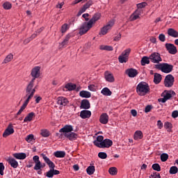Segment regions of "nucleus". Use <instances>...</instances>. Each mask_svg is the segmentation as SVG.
I'll use <instances>...</instances> for the list:
<instances>
[{
    "label": "nucleus",
    "instance_id": "18",
    "mask_svg": "<svg viewBox=\"0 0 178 178\" xmlns=\"http://www.w3.org/2000/svg\"><path fill=\"white\" fill-rule=\"evenodd\" d=\"M172 70H173V65L168 63H163V68L161 71L163 73H170Z\"/></svg>",
    "mask_w": 178,
    "mask_h": 178
},
{
    "label": "nucleus",
    "instance_id": "4",
    "mask_svg": "<svg viewBox=\"0 0 178 178\" xmlns=\"http://www.w3.org/2000/svg\"><path fill=\"white\" fill-rule=\"evenodd\" d=\"M31 76L33 78L29 83H35V79H39V77L41 76V67L35 66L32 68L31 71Z\"/></svg>",
    "mask_w": 178,
    "mask_h": 178
},
{
    "label": "nucleus",
    "instance_id": "14",
    "mask_svg": "<svg viewBox=\"0 0 178 178\" xmlns=\"http://www.w3.org/2000/svg\"><path fill=\"white\" fill-rule=\"evenodd\" d=\"M99 122L102 124H108L109 122V115L106 113H103L99 117Z\"/></svg>",
    "mask_w": 178,
    "mask_h": 178
},
{
    "label": "nucleus",
    "instance_id": "31",
    "mask_svg": "<svg viewBox=\"0 0 178 178\" xmlns=\"http://www.w3.org/2000/svg\"><path fill=\"white\" fill-rule=\"evenodd\" d=\"M168 34L171 37H174V38H177L178 37V32L173 29H169L168 30Z\"/></svg>",
    "mask_w": 178,
    "mask_h": 178
},
{
    "label": "nucleus",
    "instance_id": "5",
    "mask_svg": "<svg viewBox=\"0 0 178 178\" xmlns=\"http://www.w3.org/2000/svg\"><path fill=\"white\" fill-rule=\"evenodd\" d=\"M130 52H131V49H127L122 53V54L118 57L120 63H126V62L129 60V56L130 55Z\"/></svg>",
    "mask_w": 178,
    "mask_h": 178
},
{
    "label": "nucleus",
    "instance_id": "15",
    "mask_svg": "<svg viewBox=\"0 0 178 178\" xmlns=\"http://www.w3.org/2000/svg\"><path fill=\"white\" fill-rule=\"evenodd\" d=\"M99 19H101V14L100 13H96L95 14L92 19H90L89 20L88 23V26L90 27H91V26H92V24H94V23H95V22H98V20H99Z\"/></svg>",
    "mask_w": 178,
    "mask_h": 178
},
{
    "label": "nucleus",
    "instance_id": "64",
    "mask_svg": "<svg viewBox=\"0 0 178 178\" xmlns=\"http://www.w3.org/2000/svg\"><path fill=\"white\" fill-rule=\"evenodd\" d=\"M33 162H34L35 163H37V162H40V156H34L33 157Z\"/></svg>",
    "mask_w": 178,
    "mask_h": 178
},
{
    "label": "nucleus",
    "instance_id": "49",
    "mask_svg": "<svg viewBox=\"0 0 178 178\" xmlns=\"http://www.w3.org/2000/svg\"><path fill=\"white\" fill-rule=\"evenodd\" d=\"M172 127H173V125L170 122H165L164 123V128L166 129L167 130H171Z\"/></svg>",
    "mask_w": 178,
    "mask_h": 178
},
{
    "label": "nucleus",
    "instance_id": "9",
    "mask_svg": "<svg viewBox=\"0 0 178 178\" xmlns=\"http://www.w3.org/2000/svg\"><path fill=\"white\" fill-rule=\"evenodd\" d=\"M149 59L153 63H159V62H162V58H161V54L159 53H153L149 56Z\"/></svg>",
    "mask_w": 178,
    "mask_h": 178
},
{
    "label": "nucleus",
    "instance_id": "21",
    "mask_svg": "<svg viewBox=\"0 0 178 178\" xmlns=\"http://www.w3.org/2000/svg\"><path fill=\"white\" fill-rule=\"evenodd\" d=\"M165 48L171 55H176L177 54V48L175 45H165Z\"/></svg>",
    "mask_w": 178,
    "mask_h": 178
},
{
    "label": "nucleus",
    "instance_id": "46",
    "mask_svg": "<svg viewBox=\"0 0 178 178\" xmlns=\"http://www.w3.org/2000/svg\"><path fill=\"white\" fill-rule=\"evenodd\" d=\"M178 172V168L176 166H172L170 169V175H176Z\"/></svg>",
    "mask_w": 178,
    "mask_h": 178
},
{
    "label": "nucleus",
    "instance_id": "41",
    "mask_svg": "<svg viewBox=\"0 0 178 178\" xmlns=\"http://www.w3.org/2000/svg\"><path fill=\"white\" fill-rule=\"evenodd\" d=\"M99 49H102V51H113V47L112 46L101 45Z\"/></svg>",
    "mask_w": 178,
    "mask_h": 178
},
{
    "label": "nucleus",
    "instance_id": "23",
    "mask_svg": "<svg viewBox=\"0 0 178 178\" xmlns=\"http://www.w3.org/2000/svg\"><path fill=\"white\" fill-rule=\"evenodd\" d=\"M73 131V126L67 124L59 130L60 133H72Z\"/></svg>",
    "mask_w": 178,
    "mask_h": 178
},
{
    "label": "nucleus",
    "instance_id": "45",
    "mask_svg": "<svg viewBox=\"0 0 178 178\" xmlns=\"http://www.w3.org/2000/svg\"><path fill=\"white\" fill-rule=\"evenodd\" d=\"M40 134L42 137H49V131L47 129H42Z\"/></svg>",
    "mask_w": 178,
    "mask_h": 178
},
{
    "label": "nucleus",
    "instance_id": "22",
    "mask_svg": "<svg viewBox=\"0 0 178 178\" xmlns=\"http://www.w3.org/2000/svg\"><path fill=\"white\" fill-rule=\"evenodd\" d=\"M126 73L129 76V77L134 78L136 77L137 74H138V71H137V70L136 69L131 68L127 70Z\"/></svg>",
    "mask_w": 178,
    "mask_h": 178
},
{
    "label": "nucleus",
    "instance_id": "39",
    "mask_svg": "<svg viewBox=\"0 0 178 178\" xmlns=\"http://www.w3.org/2000/svg\"><path fill=\"white\" fill-rule=\"evenodd\" d=\"M13 60V54H9L3 60V63H9Z\"/></svg>",
    "mask_w": 178,
    "mask_h": 178
},
{
    "label": "nucleus",
    "instance_id": "24",
    "mask_svg": "<svg viewBox=\"0 0 178 178\" xmlns=\"http://www.w3.org/2000/svg\"><path fill=\"white\" fill-rule=\"evenodd\" d=\"M8 162L9 165H10L11 168H13L14 169H16V168L19 166V163L17 162V161H16V159L13 158H9L8 159Z\"/></svg>",
    "mask_w": 178,
    "mask_h": 178
},
{
    "label": "nucleus",
    "instance_id": "54",
    "mask_svg": "<svg viewBox=\"0 0 178 178\" xmlns=\"http://www.w3.org/2000/svg\"><path fill=\"white\" fill-rule=\"evenodd\" d=\"M146 5H147L146 2H142L137 4V8L138 9V10H140V9H143V8H145Z\"/></svg>",
    "mask_w": 178,
    "mask_h": 178
},
{
    "label": "nucleus",
    "instance_id": "33",
    "mask_svg": "<svg viewBox=\"0 0 178 178\" xmlns=\"http://www.w3.org/2000/svg\"><path fill=\"white\" fill-rule=\"evenodd\" d=\"M56 158H65L66 156V152L63 151H56L54 153Z\"/></svg>",
    "mask_w": 178,
    "mask_h": 178
},
{
    "label": "nucleus",
    "instance_id": "25",
    "mask_svg": "<svg viewBox=\"0 0 178 178\" xmlns=\"http://www.w3.org/2000/svg\"><path fill=\"white\" fill-rule=\"evenodd\" d=\"M143 137H144V136L143 135V131H136L134 134V140H143Z\"/></svg>",
    "mask_w": 178,
    "mask_h": 178
},
{
    "label": "nucleus",
    "instance_id": "59",
    "mask_svg": "<svg viewBox=\"0 0 178 178\" xmlns=\"http://www.w3.org/2000/svg\"><path fill=\"white\" fill-rule=\"evenodd\" d=\"M163 67V63L156 64L154 65L155 69H158V70H161V72H162Z\"/></svg>",
    "mask_w": 178,
    "mask_h": 178
},
{
    "label": "nucleus",
    "instance_id": "38",
    "mask_svg": "<svg viewBox=\"0 0 178 178\" xmlns=\"http://www.w3.org/2000/svg\"><path fill=\"white\" fill-rule=\"evenodd\" d=\"M102 141H104V136H98L97 137V140L93 142V144H94V145H95L96 147H98V145H97V144H99H99H101V143H102Z\"/></svg>",
    "mask_w": 178,
    "mask_h": 178
},
{
    "label": "nucleus",
    "instance_id": "62",
    "mask_svg": "<svg viewBox=\"0 0 178 178\" xmlns=\"http://www.w3.org/2000/svg\"><path fill=\"white\" fill-rule=\"evenodd\" d=\"M157 127L160 129L163 127V123H162V121L161 120L157 121Z\"/></svg>",
    "mask_w": 178,
    "mask_h": 178
},
{
    "label": "nucleus",
    "instance_id": "48",
    "mask_svg": "<svg viewBox=\"0 0 178 178\" xmlns=\"http://www.w3.org/2000/svg\"><path fill=\"white\" fill-rule=\"evenodd\" d=\"M67 30H69V25L67 24H64L62 26H61V33H66V31H67Z\"/></svg>",
    "mask_w": 178,
    "mask_h": 178
},
{
    "label": "nucleus",
    "instance_id": "10",
    "mask_svg": "<svg viewBox=\"0 0 178 178\" xmlns=\"http://www.w3.org/2000/svg\"><path fill=\"white\" fill-rule=\"evenodd\" d=\"M113 24H115V21H110L106 26H104L101 30V34L102 35H105L108 33V30H111L112 27H113Z\"/></svg>",
    "mask_w": 178,
    "mask_h": 178
},
{
    "label": "nucleus",
    "instance_id": "32",
    "mask_svg": "<svg viewBox=\"0 0 178 178\" xmlns=\"http://www.w3.org/2000/svg\"><path fill=\"white\" fill-rule=\"evenodd\" d=\"M101 94L105 95V97H111L112 95V91L108 88H104L101 90Z\"/></svg>",
    "mask_w": 178,
    "mask_h": 178
},
{
    "label": "nucleus",
    "instance_id": "2",
    "mask_svg": "<svg viewBox=\"0 0 178 178\" xmlns=\"http://www.w3.org/2000/svg\"><path fill=\"white\" fill-rule=\"evenodd\" d=\"M41 156L50 169L48 172H46L47 177L52 178L54 176L60 174V170H55V163H54V162H52V161H51V159H49L47 155L42 154Z\"/></svg>",
    "mask_w": 178,
    "mask_h": 178
},
{
    "label": "nucleus",
    "instance_id": "12",
    "mask_svg": "<svg viewBox=\"0 0 178 178\" xmlns=\"http://www.w3.org/2000/svg\"><path fill=\"white\" fill-rule=\"evenodd\" d=\"M92 27V26L91 25L90 26H88V22L83 23L79 30L80 35L86 34V33H87V31H88V30H90V29H91Z\"/></svg>",
    "mask_w": 178,
    "mask_h": 178
},
{
    "label": "nucleus",
    "instance_id": "42",
    "mask_svg": "<svg viewBox=\"0 0 178 178\" xmlns=\"http://www.w3.org/2000/svg\"><path fill=\"white\" fill-rule=\"evenodd\" d=\"M33 169L34 170H41V169H42V163H41V161H38L37 163H35V166Z\"/></svg>",
    "mask_w": 178,
    "mask_h": 178
},
{
    "label": "nucleus",
    "instance_id": "47",
    "mask_svg": "<svg viewBox=\"0 0 178 178\" xmlns=\"http://www.w3.org/2000/svg\"><path fill=\"white\" fill-rule=\"evenodd\" d=\"M98 156L100 159H106L108 158V154L106 152H99Z\"/></svg>",
    "mask_w": 178,
    "mask_h": 178
},
{
    "label": "nucleus",
    "instance_id": "8",
    "mask_svg": "<svg viewBox=\"0 0 178 178\" xmlns=\"http://www.w3.org/2000/svg\"><path fill=\"white\" fill-rule=\"evenodd\" d=\"M13 133H15L13 124L12 123H10L7 128L5 129L4 132L3 133V137L4 138H6V137H8V136H11V134H13Z\"/></svg>",
    "mask_w": 178,
    "mask_h": 178
},
{
    "label": "nucleus",
    "instance_id": "17",
    "mask_svg": "<svg viewBox=\"0 0 178 178\" xmlns=\"http://www.w3.org/2000/svg\"><path fill=\"white\" fill-rule=\"evenodd\" d=\"M91 108V104H90V101L87 99H84L81 102L80 108L81 109H90Z\"/></svg>",
    "mask_w": 178,
    "mask_h": 178
},
{
    "label": "nucleus",
    "instance_id": "28",
    "mask_svg": "<svg viewBox=\"0 0 178 178\" xmlns=\"http://www.w3.org/2000/svg\"><path fill=\"white\" fill-rule=\"evenodd\" d=\"M79 95L81 98H91V92L87 90H81L79 92Z\"/></svg>",
    "mask_w": 178,
    "mask_h": 178
},
{
    "label": "nucleus",
    "instance_id": "27",
    "mask_svg": "<svg viewBox=\"0 0 178 178\" xmlns=\"http://www.w3.org/2000/svg\"><path fill=\"white\" fill-rule=\"evenodd\" d=\"M140 13H141V10H136L134 13L131 15V20L134 22V20H137L140 17Z\"/></svg>",
    "mask_w": 178,
    "mask_h": 178
},
{
    "label": "nucleus",
    "instance_id": "56",
    "mask_svg": "<svg viewBox=\"0 0 178 178\" xmlns=\"http://www.w3.org/2000/svg\"><path fill=\"white\" fill-rule=\"evenodd\" d=\"M4 170H5V165H3V163H0V175H1V176H3Z\"/></svg>",
    "mask_w": 178,
    "mask_h": 178
},
{
    "label": "nucleus",
    "instance_id": "58",
    "mask_svg": "<svg viewBox=\"0 0 178 178\" xmlns=\"http://www.w3.org/2000/svg\"><path fill=\"white\" fill-rule=\"evenodd\" d=\"M34 98H35V104H40V101H41V99H42V97H41L40 96H38V95H35Z\"/></svg>",
    "mask_w": 178,
    "mask_h": 178
},
{
    "label": "nucleus",
    "instance_id": "19",
    "mask_svg": "<svg viewBox=\"0 0 178 178\" xmlns=\"http://www.w3.org/2000/svg\"><path fill=\"white\" fill-rule=\"evenodd\" d=\"M64 136L66 137V138H68L70 141H74V140H77L78 137L77 134L74 132L66 133L64 134Z\"/></svg>",
    "mask_w": 178,
    "mask_h": 178
},
{
    "label": "nucleus",
    "instance_id": "34",
    "mask_svg": "<svg viewBox=\"0 0 178 178\" xmlns=\"http://www.w3.org/2000/svg\"><path fill=\"white\" fill-rule=\"evenodd\" d=\"M65 88L68 90V91H74V90H76V84L68 83L65 85Z\"/></svg>",
    "mask_w": 178,
    "mask_h": 178
},
{
    "label": "nucleus",
    "instance_id": "20",
    "mask_svg": "<svg viewBox=\"0 0 178 178\" xmlns=\"http://www.w3.org/2000/svg\"><path fill=\"white\" fill-rule=\"evenodd\" d=\"M79 116L81 119H90L91 118V112L88 110L81 111Z\"/></svg>",
    "mask_w": 178,
    "mask_h": 178
},
{
    "label": "nucleus",
    "instance_id": "7",
    "mask_svg": "<svg viewBox=\"0 0 178 178\" xmlns=\"http://www.w3.org/2000/svg\"><path fill=\"white\" fill-rule=\"evenodd\" d=\"M98 148H110L113 145V142L111 139H104L101 143L98 144L96 143Z\"/></svg>",
    "mask_w": 178,
    "mask_h": 178
},
{
    "label": "nucleus",
    "instance_id": "55",
    "mask_svg": "<svg viewBox=\"0 0 178 178\" xmlns=\"http://www.w3.org/2000/svg\"><path fill=\"white\" fill-rule=\"evenodd\" d=\"M149 178H161V175L159 172H153L150 176Z\"/></svg>",
    "mask_w": 178,
    "mask_h": 178
},
{
    "label": "nucleus",
    "instance_id": "43",
    "mask_svg": "<svg viewBox=\"0 0 178 178\" xmlns=\"http://www.w3.org/2000/svg\"><path fill=\"white\" fill-rule=\"evenodd\" d=\"M3 8L6 10H9V9H12V3L9 1H6L3 4Z\"/></svg>",
    "mask_w": 178,
    "mask_h": 178
},
{
    "label": "nucleus",
    "instance_id": "29",
    "mask_svg": "<svg viewBox=\"0 0 178 178\" xmlns=\"http://www.w3.org/2000/svg\"><path fill=\"white\" fill-rule=\"evenodd\" d=\"M162 81V75L161 74H154V84H159Z\"/></svg>",
    "mask_w": 178,
    "mask_h": 178
},
{
    "label": "nucleus",
    "instance_id": "13",
    "mask_svg": "<svg viewBox=\"0 0 178 178\" xmlns=\"http://www.w3.org/2000/svg\"><path fill=\"white\" fill-rule=\"evenodd\" d=\"M162 95H163V98L159 99V102H163V104H165L166 101L170 99V98L172 97V93H170V92L168 90H165Z\"/></svg>",
    "mask_w": 178,
    "mask_h": 178
},
{
    "label": "nucleus",
    "instance_id": "11",
    "mask_svg": "<svg viewBox=\"0 0 178 178\" xmlns=\"http://www.w3.org/2000/svg\"><path fill=\"white\" fill-rule=\"evenodd\" d=\"M104 79L106 81H108V83H115V76H113V74L109 71H106L104 72Z\"/></svg>",
    "mask_w": 178,
    "mask_h": 178
},
{
    "label": "nucleus",
    "instance_id": "6",
    "mask_svg": "<svg viewBox=\"0 0 178 178\" xmlns=\"http://www.w3.org/2000/svg\"><path fill=\"white\" fill-rule=\"evenodd\" d=\"M173 84H175V77L173 76V75H167L164 79L165 87L170 88V87H173Z\"/></svg>",
    "mask_w": 178,
    "mask_h": 178
},
{
    "label": "nucleus",
    "instance_id": "61",
    "mask_svg": "<svg viewBox=\"0 0 178 178\" xmlns=\"http://www.w3.org/2000/svg\"><path fill=\"white\" fill-rule=\"evenodd\" d=\"M120 38H122V35L119 33L113 38V41H119Z\"/></svg>",
    "mask_w": 178,
    "mask_h": 178
},
{
    "label": "nucleus",
    "instance_id": "36",
    "mask_svg": "<svg viewBox=\"0 0 178 178\" xmlns=\"http://www.w3.org/2000/svg\"><path fill=\"white\" fill-rule=\"evenodd\" d=\"M86 172L89 175H94V172H95V166L94 165L88 166L86 169Z\"/></svg>",
    "mask_w": 178,
    "mask_h": 178
},
{
    "label": "nucleus",
    "instance_id": "3",
    "mask_svg": "<svg viewBox=\"0 0 178 178\" xmlns=\"http://www.w3.org/2000/svg\"><path fill=\"white\" fill-rule=\"evenodd\" d=\"M151 88L147 82L141 81L136 86V92L140 97H145L149 94Z\"/></svg>",
    "mask_w": 178,
    "mask_h": 178
},
{
    "label": "nucleus",
    "instance_id": "30",
    "mask_svg": "<svg viewBox=\"0 0 178 178\" xmlns=\"http://www.w3.org/2000/svg\"><path fill=\"white\" fill-rule=\"evenodd\" d=\"M14 158H16V159H26L27 158V156L26 155V153H15L13 154Z\"/></svg>",
    "mask_w": 178,
    "mask_h": 178
},
{
    "label": "nucleus",
    "instance_id": "26",
    "mask_svg": "<svg viewBox=\"0 0 178 178\" xmlns=\"http://www.w3.org/2000/svg\"><path fill=\"white\" fill-rule=\"evenodd\" d=\"M34 116H35V113H34V112L29 113L24 119V122L27 123L28 122H31Z\"/></svg>",
    "mask_w": 178,
    "mask_h": 178
},
{
    "label": "nucleus",
    "instance_id": "44",
    "mask_svg": "<svg viewBox=\"0 0 178 178\" xmlns=\"http://www.w3.org/2000/svg\"><path fill=\"white\" fill-rule=\"evenodd\" d=\"M169 159V155L166 153H163L161 155V162H166Z\"/></svg>",
    "mask_w": 178,
    "mask_h": 178
},
{
    "label": "nucleus",
    "instance_id": "51",
    "mask_svg": "<svg viewBox=\"0 0 178 178\" xmlns=\"http://www.w3.org/2000/svg\"><path fill=\"white\" fill-rule=\"evenodd\" d=\"M152 169L156 170V172H161V165L158 163H154L152 165Z\"/></svg>",
    "mask_w": 178,
    "mask_h": 178
},
{
    "label": "nucleus",
    "instance_id": "57",
    "mask_svg": "<svg viewBox=\"0 0 178 178\" xmlns=\"http://www.w3.org/2000/svg\"><path fill=\"white\" fill-rule=\"evenodd\" d=\"M152 110V105H147L145 108V113H148V112H151Z\"/></svg>",
    "mask_w": 178,
    "mask_h": 178
},
{
    "label": "nucleus",
    "instance_id": "50",
    "mask_svg": "<svg viewBox=\"0 0 178 178\" xmlns=\"http://www.w3.org/2000/svg\"><path fill=\"white\" fill-rule=\"evenodd\" d=\"M25 140L27 143H31V141H33V140H34V135H33V134L28 135L26 137Z\"/></svg>",
    "mask_w": 178,
    "mask_h": 178
},
{
    "label": "nucleus",
    "instance_id": "16",
    "mask_svg": "<svg viewBox=\"0 0 178 178\" xmlns=\"http://www.w3.org/2000/svg\"><path fill=\"white\" fill-rule=\"evenodd\" d=\"M57 104L58 105H61L63 106H66V105H67V104H69V100L67 99V98L65 97H58L57 98Z\"/></svg>",
    "mask_w": 178,
    "mask_h": 178
},
{
    "label": "nucleus",
    "instance_id": "37",
    "mask_svg": "<svg viewBox=\"0 0 178 178\" xmlns=\"http://www.w3.org/2000/svg\"><path fill=\"white\" fill-rule=\"evenodd\" d=\"M108 173L111 176H116L118 175V168L116 167H111L108 169Z\"/></svg>",
    "mask_w": 178,
    "mask_h": 178
},
{
    "label": "nucleus",
    "instance_id": "1",
    "mask_svg": "<svg viewBox=\"0 0 178 178\" xmlns=\"http://www.w3.org/2000/svg\"><path fill=\"white\" fill-rule=\"evenodd\" d=\"M37 89V86L34 87V83L29 82L28 86H26L25 89V96L24 98L25 99V101L18 112L16 114L15 118H17V116H19V115H22V113L27 108V106L29 105L30 101L33 99V97H34V94H35V91Z\"/></svg>",
    "mask_w": 178,
    "mask_h": 178
},
{
    "label": "nucleus",
    "instance_id": "63",
    "mask_svg": "<svg viewBox=\"0 0 178 178\" xmlns=\"http://www.w3.org/2000/svg\"><path fill=\"white\" fill-rule=\"evenodd\" d=\"M172 118H173L174 119H176V118H178V111H174L172 113Z\"/></svg>",
    "mask_w": 178,
    "mask_h": 178
},
{
    "label": "nucleus",
    "instance_id": "35",
    "mask_svg": "<svg viewBox=\"0 0 178 178\" xmlns=\"http://www.w3.org/2000/svg\"><path fill=\"white\" fill-rule=\"evenodd\" d=\"M149 57L144 56L142 58L140 63L142 66H145L146 65H149Z\"/></svg>",
    "mask_w": 178,
    "mask_h": 178
},
{
    "label": "nucleus",
    "instance_id": "40",
    "mask_svg": "<svg viewBox=\"0 0 178 178\" xmlns=\"http://www.w3.org/2000/svg\"><path fill=\"white\" fill-rule=\"evenodd\" d=\"M72 37H73V34H72V33L67 34L62 42L63 45L67 44V43L69 42L70 38H72Z\"/></svg>",
    "mask_w": 178,
    "mask_h": 178
},
{
    "label": "nucleus",
    "instance_id": "52",
    "mask_svg": "<svg viewBox=\"0 0 178 178\" xmlns=\"http://www.w3.org/2000/svg\"><path fill=\"white\" fill-rule=\"evenodd\" d=\"M92 5V1L89 0L83 6V8L87 10V9H88V8H90V6H91Z\"/></svg>",
    "mask_w": 178,
    "mask_h": 178
},
{
    "label": "nucleus",
    "instance_id": "53",
    "mask_svg": "<svg viewBox=\"0 0 178 178\" xmlns=\"http://www.w3.org/2000/svg\"><path fill=\"white\" fill-rule=\"evenodd\" d=\"M88 88L90 91H92V92L97 91V86H95V85L94 84L89 85L88 86Z\"/></svg>",
    "mask_w": 178,
    "mask_h": 178
},
{
    "label": "nucleus",
    "instance_id": "60",
    "mask_svg": "<svg viewBox=\"0 0 178 178\" xmlns=\"http://www.w3.org/2000/svg\"><path fill=\"white\" fill-rule=\"evenodd\" d=\"M165 36L164 34H160L159 35V39L162 42H165Z\"/></svg>",
    "mask_w": 178,
    "mask_h": 178
}]
</instances>
